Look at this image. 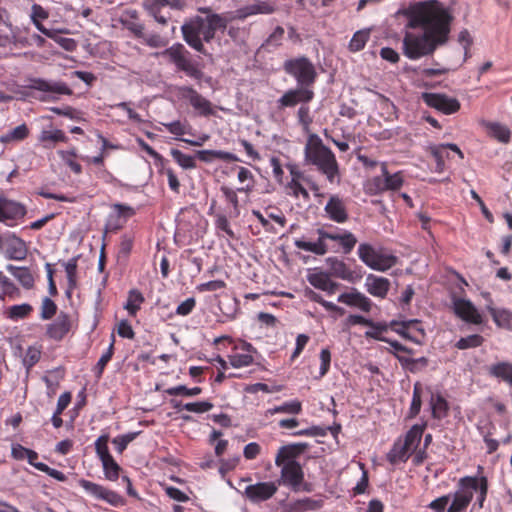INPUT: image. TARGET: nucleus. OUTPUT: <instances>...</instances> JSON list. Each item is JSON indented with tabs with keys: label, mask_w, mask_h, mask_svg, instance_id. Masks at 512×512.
<instances>
[{
	"label": "nucleus",
	"mask_w": 512,
	"mask_h": 512,
	"mask_svg": "<svg viewBox=\"0 0 512 512\" xmlns=\"http://www.w3.org/2000/svg\"><path fill=\"white\" fill-rule=\"evenodd\" d=\"M407 27L422 28V33L406 32L403 54L410 60L432 55L449 40L452 16L437 0L418 2L407 10Z\"/></svg>",
	"instance_id": "1"
},
{
	"label": "nucleus",
	"mask_w": 512,
	"mask_h": 512,
	"mask_svg": "<svg viewBox=\"0 0 512 512\" xmlns=\"http://www.w3.org/2000/svg\"><path fill=\"white\" fill-rule=\"evenodd\" d=\"M488 493V480L481 476H465L459 479L457 489L450 494L440 496L428 504L434 512H466L474 494L476 501L473 508H483Z\"/></svg>",
	"instance_id": "2"
},
{
	"label": "nucleus",
	"mask_w": 512,
	"mask_h": 512,
	"mask_svg": "<svg viewBox=\"0 0 512 512\" xmlns=\"http://www.w3.org/2000/svg\"><path fill=\"white\" fill-rule=\"evenodd\" d=\"M306 445L291 444L280 447L275 457V465L281 467L278 487L284 485L293 492H311L312 484L305 481L304 471L299 462L294 460L301 454Z\"/></svg>",
	"instance_id": "3"
},
{
	"label": "nucleus",
	"mask_w": 512,
	"mask_h": 512,
	"mask_svg": "<svg viewBox=\"0 0 512 512\" xmlns=\"http://www.w3.org/2000/svg\"><path fill=\"white\" fill-rule=\"evenodd\" d=\"M228 20L220 14H210L206 18L196 16L181 27L186 43L197 52L207 55L203 42H211L217 30H225Z\"/></svg>",
	"instance_id": "4"
},
{
	"label": "nucleus",
	"mask_w": 512,
	"mask_h": 512,
	"mask_svg": "<svg viewBox=\"0 0 512 512\" xmlns=\"http://www.w3.org/2000/svg\"><path fill=\"white\" fill-rule=\"evenodd\" d=\"M304 162L306 165L315 166L330 183H334L339 176V164L334 152L325 146L322 139L315 133L307 137L304 146Z\"/></svg>",
	"instance_id": "5"
},
{
	"label": "nucleus",
	"mask_w": 512,
	"mask_h": 512,
	"mask_svg": "<svg viewBox=\"0 0 512 512\" xmlns=\"http://www.w3.org/2000/svg\"><path fill=\"white\" fill-rule=\"evenodd\" d=\"M318 239L315 242L304 239H295L294 245L300 250L311 252L316 255H324L329 251L327 240L337 242L344 254H349L357 244L355 235L347 230L337 229L336 232H329L324 229L317 230Z\"/></svg>",
	"instance_id": "6"
},
{
	"label": "nucleus",
	"mask_w": 512,
	"mask_h": 512,
	"mask_svg": "<svg viewBox=\"0 0 512 512\" xmlns=\"http://www.w3.org/2000/svg\"><path fill=\"white\" fill-rule=\"evenodd\" d=\"M381 175L367 179L363 184V191L369 196H378L387 191H398L404 184V176L401 171L390 174L387 163L381 162Z\"/></svg>",
	"instance_id": "7"
},
{
	"label": "nucleus",
	"mask_w": 512,
	"mask_h": 512,
	"mask_svg": "<svg viewBox=\"0 0 512 512\" xmlns=\"http://www.w3.org/2000/svg\"><path fill=\"white\" fill-rule=\"evenodd\" d=\"M163 54L176 67L177 71H181L186 76L198 81L203 78L204 74L199 63L192 58L191 53L183 44L176 43L167 48Z\"/></svg>",
	"instance_id": "8"
},
{
	"label": "nucleus",
	"mask_w": 512,
	"mask_h": 512,
	"mask_svg": "<svg viewBox=\"0 0 512 512\" xmlns=\"http://www.w3.org/2000/svg\"><path fill=\"white\" fill-rule=\"evenodd\" d=\"M359 259L369 268L375 271L385 272L397 264V257L383 250H376L369 243H361L358 246Z\"/></svg>",
	"instance_id": "9"
},
{
	"label": "nucleus",
	"mask_w": 512,
	"mask_h": 512,
	"mask_svg": "<svg viewBox=\"0 0 512 512\" xmlns=\"http://www.w3.org/2000/svg\"><path fill=\"white\" fill-rule=\"evenodd\" d=\"M283 69L296 80L297 85L313 88L317 79V72L313 63L307 57L302 56L286 60Z\"/></svg>",
	"instance_id": "10"
},
{
	"label": "nucleus",
	"mask_w": 512,
	"mask_h": 512,
	"mask_svg": "<svg viewBox=\"0 0 512 512\" xmlns=\"http://www.w3.org/2000/svg\"><path fill=\"white\" fill-rule=\"evenodd\" d=\"M29 88L45 93L40 97L41 101H55L60 95H71L72 90L62 81H48L42 78L29 80Z\"/></svg>",
	"instance_id": "11"
},
{
	"label": "nucleus",
	"mask_w": 512,
	"mask_h": 512,
	"mask_svg": "<svg viewBox=\"0 0 512 512\" xmlns=\"http://www.w3.org/2000/svg\"><path fill=\"white\" fill-rule=\"evenodd\" d=\"M171 91L179 99L189 100L192 107L203 116H210L213 114L211 102L200 95L195 89L188 86H175Z\"/></svg>",
	"instance_id": "12"
},
{
	"label": "nucleus",
	"mask_w": 512,
	"mask_h": 512,
	"mask_svg": "<svg viewBox=\"0 0 512 512\" xmlns=\"http://www.w3.org/2000/svg\"><path fill=\"white\" fill-rule=\"evenodd\" d=\"M0 251L9 260H24L28 254L25 241L13 233L0 235Z\"/></svg>",
	"instance_id": "13"
},
{
	"label": "nucleus",
	"mask_w": 512,
	"mask_h": 512,
	"mask_svg": "<svg viewBox=\"0 0 512 512\" xmlns=\"http://www.w3.org/2000/svg\"><path fill=\"white\" fill-rule=\"evenodd\" d=\"M78 484L85 490L87 494L94 497L95 499L103 500L111 506L120 507L125 504V500L121 495L105 488L100 484L85 479H80Z\"/></svg>",
	"instance_id": "14"
},
{
	"label": "nucleus",
	"mask_w": 512,
	"mask_h": 512,
	"mask_svg": "<svg viewBox=\"0 0 512 512\" xmlns=\"http://www.w3.org/2000/svg\"><path fill=\"white\" fill-rule=\"evenodd\" d=\"M315 97L313 88L305 86H297L296 88L287 90L278 100V108H292L296 105L309 104Z\"/></svg>",
	"instance_id": "15"
},
{
	"label": "nucleus",
	"mask_w": 512,
	"mask_h": 512,
	"mask_svg": "<svg viewBox=\"0 0 512 512\" xmlns=\"http://www.w3.org/2000/svg\"><path fill=\"white\" fill-rule=\"evenodd\" d=\"M278 491V484L274 481L257 482L245 487L243 495L253 504L270 500Z\"/></svg>",
	"instance_id": "16"
},
{
	"label": "nucleus",
	"mask_w": 512,
	"mask_h": 512,
	"mask_svg": "<svg viewBox=\"0 0 512 512\" xmlns=\"http://www.w3.org/2000/svg\"><path fill=\"white\" fill-rule=\"evenodd\" d=\"M422 99L427 106L434 108L445 115L454 114L458 112L461 107L458 99L449 97L446 94L426 92L422 94Z\"/></svg>",
	"instance_id": "17"
},
{
	"label": "nucleus",
	"mask_w": 512,
	"mask_h": 512,
	"mask_svg": "<svg viewBox=\"0 0 512 512\" xmlns=\"http://www.w3.org/2000/svg\"><path fill=\"white\" fill-rule=\"evenodd\" d=\"M330 274L336 278L355 283L363 277V271L360 266H349L343 260L337 258H328L327 260Z\"/></svg>",
	"instance_id": "18"
},
{
	"label": "nucleus",
	"mask_w": 512,
	"mask_h": 512,
	"mask_svg": "<svg viewBox=\"0 0 512 512\" xmlns=\"http://www.w3.org/2000/svg\"><path fill=\"white\" fill-rule=\"evenodd\" d=\"M324 211L331 221L339 224L345 223L349 219L346 201L337 194L329 197Z\"/></svg>",
	"instance_id": "19"
},
{
	"label": "nucleus",
	"mask_w": 512,
	"mask_h": 512,
	"mask_svg": "<svg viewBox=\"0 0 512 512\" xmlns=\"http://www.w3.org/2000/svg\"><path fill=\"white\" fill-rule=\"evenodd\" d=\"M453 311L463 321L472 324H481L482 317L470 300L456 298L453 300Z\"/></svg>",
	"instance_id": "20"
},
{
	"label": "nucleus",
	"mask_w": 512,
	"mask_h": 512,
	"mask_svg": "<svg viewBox=\"0 0 512 512\" xmlns=\"http://www.w3.org/2000/svg\"><path fill=\"white\" fill-rule=\"evenodd\" d=\"M337 301L349 307L358 308L365 313H369L373 306L371 299L355 288L350 292L340 294Z\"/></svg>",
	"instance_id": "21"
},
{
	"label": "nucleus",
	"mask_w": 512,
	"mask_h": 512,
	"mask_svg": "<svg viewBox=\"0 0 512 512\" xmlns=\"http://www.w3.org/2000/svg\"><path fill=\"white\" fill-rule=\"evenodd\" d=\"M390 280L388 278L368 274L365 279L364 287L366 291L377 298L385 299L390 290Z\"/></svg>",
	"instance_id": "22"
},
{
	"label": "nucleus",
	"mask_w": 512,
	"mask_h": 512,
	"mask_svg": "<svg viewBox=\"0 0 512 512\" xmlns=\"http://www.w3.org/2000/svg\"><path fill=\"white\" fill-rule=\"evenodd\" d=\"M25 214L26 208L19 202L0 198V222L15 221L23 218Z\"/></svg>",
	"instance_id": "23"
},
{
	"label": "nucleus",
	"mask_w": 512,
	"mask_h": 512,
	"mask_svg": "<svg viewBox=\"0 0 512 512\" xmlns=\"http://www.w3.org/2000/svg\"><path fill=\"white\" fill-rule=\"evenodd\" d=\"M308 282L316 289L322 290L332 295L339 288V284L334 282L330 274L324 271H315L307 276Z\"/></svg>",
	"instance_id": "24"
},
{
	"label": "nucleus",
	"mask_w": 512,
	"mask_h": 512,
	"mask_svg": "<svg viewBox=\"0 0 512 512\" xmlns=\"http://www.w3.org/2000/svg\"><path fill=\"white\" fill-rule=\"evenodd\" d=\"M447 149H450L453 152H455L461 160L464 158L463 152L460 150V148L456 144L448 143V144L434 145V146L430 147V153L436 162V172L441 173L445 169L444 159H445V157L449 158V154L446 152Z\"/></svg>",
	"instance_id": "25"
},
{
	"label": "nucleus",
	"mask_w": 512,
	"mask_h": 512,
	"mask_svg": "<svg viewBox=\"0 0 512 512\" xmlns=\"http://www.w3.org/2000/svg\"><path fill=\"white\" fill-rule=\"evenodd\" d=\"M241 349L245 353H234L229 356V363L233 368L247 367L254 362L253 353L257 351L253 345L249 342L242 341Z\"/></svg>",
	"instance_id": "26"
},
{
	"label": "nucleus",
	"mask_w": 512,
	"mask_h": 512,
	"mask_svg": "<svg viewBox=\"0 0 512 512\" xmlns=\"http://www.w3.org/2000/svg\"><path fill=\"white\" fill-rule=\"evenodd\" d=\"M324 505L322 499H314L311 497H304L290 501L286 506V512H310L321 509Z\"/></svg>",
	"instance_id": "27"
},
{
	"label": "nucleus",
	"mask_w": 512,
	"mask_h": 512,
	"mask_svg": "<svg viewBox=\"0 0 512 512\" xmlns=\"http://www.w3.org/2000/svg\"><path fill=\"white\" fill-rule=\"evenodd\" d=\"M70 318L65 313H60L55 321L47 328V334L54 340H61L70 330Z\"/></svg>",
	"instance_id": "28"
},
{
	"label": "nucleus",
	"mask_w": 512,
	"mask_h": 512,
	"mask_svg": "<svg viewBox=\"0 0 512 512\" xmlns=\"http://www.w3.org/2000/svg\"><path fill=\"white\" fill-rule=\"evenodd\" d=\"M431 415L433 419L442 420L449 414L450 406L445 397L437 392L431 395L430 401Z\"/></svg>",
	"instance_id": "29"
},
{
	"label": "nucleus",
	"mask_w": 512,
	"mask_h": 512,
	"mask_svg": "<svg viewBox=\"0 0 512 512\" xmlns=\"http://www.w3.org/2000/svg\"><path fill=\"white\" fill-rule=\"evenodd\" d=\"M196 157L205 163H210L215 159L227 161V162H237L240 159L233 153L222 151V150H199L196 152Z\"/></svg>",
	"instance_id": "30"
},
{
	"label": "nucleus",
	"mask_w": 512,
	"mask_h": 512,
	"mask_svg": "<svg viewBox=\"0 0 512 512\" xmlns=\"http://www.w3.org/2000/svg\"><path fill=\"white\" fill-rule=\"evenodd\" d=\"M487 310L498 327L512 330V311L492 306H488Z\"/></svg>",
	"instance_id": "31"
},
{
	"label": "nucleus",
	"mask_w": 512,
	"mask_h": 512,
	"mask_svg": "<svg viewBox=\"0 0 512 512\" xmlns=\"http://www.w3.org/2000/svg\"><path fill=\"white\" fill-rule=\"evenodd\" d=\"M235 169L238 170V181L240 184H242L241 187L237 188V191L249 195L255 187V177L253 173L248 168L243 166H237Z\"/></svg>",
	"instance_id": "32"
},
{
	"label": "nucleus",
	"mask_w": 512,
	"mask_h": 512,
	"mask_svg": "<svg viewBox=\"0 0 512 512\" xmlns=\"http://www.w3.org/2000/svg\"><path fill=\"white\" fill-rule=\"evenodd\" d=\"M397 360L400 362L403 369L411 372L417 373L428 366L429 360L426 357H420L417 359L405 357L399 354H394Z\"/></svg>",
	"instance_id": "33"
},
{
	"label": "nucleus",
	"mask_w": 512,
	"mask_h": 512,
	"mask_svg": "<svg viewBox=\"0 0 512 512\" xmlns=\"http://www.w3.org/2000/svg\"><path fill=\"white\" fill-rule=\"evenodd\" d=\"M410 456V449L400 440L396 441L387 454V460L390 464L396 465L399 462H406Z\"/></svg>",
	"instance_id": "34"
},
{
	"label": "nucleus",
	"mask_w": 512,
	"mask_h": 512,
	"mask_svg": "<svg viewBox=\"0 0 512 512\" xmlns=\"http://www.w3.org/2000/svg\"><path fill=\"white\" fill-rule=\"evenodd\" d=\"M7 270L20 282V284L30 289L34 285V276L29 268L27 267H16L13 265H7Z\"/></svg>",
	"instance_id": "35"
},
{
	"label": "nucleus",
	"mask_w": 512,
	"mask_h": 512,
	"mask_svg": "<svg viewBox=\"0 0 512 512\" xmlns=\"http://www.w3.org/2000/svg\"><path fill=\"white\" fill-rule=\"evenodd\" d=\"M302 412V403L298 399H294L291 401H287L282 403L281 405L275 406L273 408H269L266 411V415H274V414H290V415H298Z\"/></svg>",
	"instance_id": "36"
},
{
	"label": "nucleus",
	"mask_w": 512,
	"mask_h": 512,
	"mask_svg": "<svg viewBox=\"0 0 512 512\" xmlns=\"http://www.w3.org/2000/svg\"><path fill=\"white\" fill-rule=\"evenodd\" d=\"M370 330H367L364 334L366 339H373L377 341H388V338L384 334L389 330V323L387 322H375L372 320V324L368 325Z\"/></svg>",
	"instance_id": "37"
},
{
	"label": "nucleus",
	"mask_w": 512,
	"mask_h": 512,
	"mask_svg": "<svg viewBox=\"0 0 512 512\" xmlns=\"http://www.w3.org/2000/svg\"><path fill=\"white\" fill-rule=\"evenodd\" d=\"M487 128L491 137L496 139L497 141L507 144L511 139V131L510 129L502 125L500 123L491 122L487 124Z\"/></svg>",
	"instance_id": "38"
},
{
	"label": "nucleus",
	"mask_w": 512,
	"mask_h": 512,
	"mask_svg": "<svg viewBox=\"0 0 512 512\" xmlns=\"http://www.w3.org/2000/svg\"><path fill=\"white\" fill-rule=\"evenodd\" d=\"M426 428V424L422 425H413L408 432L405 435L404 442H402L404 445H406L410 450L412 448H416L422 438L423 432Z\"/></svg>",
	"instance_id": "39"
},
{
	"label": "nucleus",
	"mask_w": 512,
	"mask_h": 512,
	"mask_svg": "<svg viewBox=\"0 0 512 512\" xmlns=\"http://www.w3.org/2000/svg\"><path fill=\"white\" fill-rule=\"evenodd\" d=\"M220 191L224 196L225 201L232 206V215L238 217L240 215V204L237 193V189H233L229 186L222 185Z\"/></svg>",
	"instance_id": "40"
},
{
	"label": "nucleus",
	"mask_w": 512,
	"mask_h": 512,
	"mask_svg": "<svg viewBox=\"0 0 512 512\" xmlns=\"http://www.w3.org/2000/svg\"><path fill=\"white\" fill-rule=\"evenodd\" d=\"M422 406V384L420 382H416L413 386V394L412 401L408 411V418H415L421 410Z\"/></svg>",
	"instance_id": "41"
},
{
	"label": "nucleus",
	"mask_w": 512,
	"mask_h": 512,
	"mask_svg": "<svg viewBox=\"0 0 512 512\" xmlns=\"http://www.w3.org/2000/svg\"><path fill=\"white\" fill-rule=\"evenodd\" d=\"M491 375L502 379L512 385V364L508 362H500L490 368Z\"/></svg>",
	"instance_id": "42"
},
{
	"label": "nucleus",
	"mask_w": 512,
	"mask_h": 512,
	"mask_svg": "<svg viewBox=\"0 0 512 512\" xmlns=\"http://www.w3.org/2000/svg\"><path fill=\"white\" fill-rule=\"evenodd\" d=\"M143 301L144 298L142 294L138 290L132 289L128 293V298L124 304V309L128 311L130 316H135Z\"/></svg>",
	"instance_id": "43"
},
{
	"label": "nucleus",
	"mask_w": 512,
	"mask_h": 512,
	"mask_svg": "<svg viewBox=\"0 0 512 512\" xmlns=\"http://www.w3.org/2000/svg\"><path fill=\"white\" fill-rule=\"evenodd\" d=\"M29 134V129L25 124L19 125L8 131L0 137L2 143H11L24 140Z\"/></svg>",
	"instance_id": "44"
},
{
	"label": "nucleus",
	"mask_w": 512,
	"mask_h": 512,
	"mask_svg": "<svg viewBox=\"0 0 512 512\" xmlns=\"http://www.w3.org/2000/svg\"><path fill=\"white\" fill-rule=\"evenodd\" d=\"M77 262L78 258L73 257L69 259L67 263H65V271L68 281V289L66 294L68 296H70L71 291L77 286Z\"/></svg>",
	"instance_id": "45"
},
{
	"label": "nucleus",
	"mask_w": 512,
	"mask_h": 512,
	"mask_svg": "<svg viewBox=\"0 0 512 512\" xmlns=\"http://www.w3.org/2000/svg\"><path fill=\"white\" fill-rule=\"evenodd\" d=\"M484 342V338L479 334H472L467 337L460 338L456 343L455 347L460 350H465L469 348H477L481 346Z\"/></svg>",
	"instance_id": "46"
},
{
	"label": "nucleus",
	"mask_w": 512,
	"mask_h": 512,
	"mask_svg": "<svg viewBox=\"0 0 512 512\" xmlns=\"http://www.w3.org/2000/svg\"><path fill=\"white\" fill-rule=\"evenodd\" d=\"M418 323H419V320H417V319H411V320H406V321L392 320L391 322H389V329L393 330L394 332H396L397 334H399L400 336H402L406 339H410V336L408 335L407 330L412 325H415Z\"/></svg>",
	"instance_id": "47"
},
{
	"label": "nucleus",
	"mask_w": 512,
	"mask_h": 512,
	"mask_svg": "<svg viewBox=\"0 0 512 512\" xmlns=\"http://www.w3.org/2000/svg\"><path fill=\"white\" fill-rule=\"evenodd\" d=\"M103 471L106 479L110 481H115L119 477V472L121 470L120 466L116 463L113 457H109L108 459L102 460Z\"/></svg>",
	"instance_id": "48"
},
{
	"label": "nucleus",
	"mask_w": 512,
	"mask_h": 512,
	"mask_svg": "<svg viewBox=\"0 0 512 512\" xmlns=\"http://www.w3.org/2000/svg\"><path fill=\"white\" fill-rule=\"evenodd\" d=\"M33 311L30 304L23 303L20 305H13L7 309V315L12 320L23 319Z\"/></svg>",
	"instance_id": "49"
},
{
	"label": "nucleus",
	"mask_w": 512,
	"mask_h": 512,
	"mask_svg": "<svg viewBox=\"0 0 512 512\" xmlns=\"http://www.w3.org/2000/svg\"><path fill=\"white\" fill-rule=\"evenodd\" d=\"M171 155L173 159L177 162L179 166L184 169H194L196 168V162L194 157L184 154L182 151L178 149H172Z\"/></svg>",
	"instance_id": "50"
},
{
	"label": "nucleus",
	"mask_w": 512,
	"mask_h": 512,
	"mask_svg": "<svg viewBox=\"0 0 512 512\" xmlns=\"http://www.w3.org/2000/svg\"><path fill=\"white\" fill-rule=\"evenodd\" d=\"M297 120L303 130L308 131L311 124L313 123V117L308 104L300 105L297 110Z\"/></svg>",
	"instance_id": "51"
},
{
	"label": "nucleus",
	"mask_w": 512,
	"mask_h": 512,
	"mask_svg": "<svg viewBox=\"0 0 512 512\" xmlns=\"http://www.w3.org/2000/svg\"><path fill=\"white\" fill-rule=\"evenodd\" d=\"M39 140L43 143L51 142H65L67 140L66 135L60 129L43 130L40 134Z\"/></svg>",
	"instance_id": "52"
},
{
	"label": "nucleus",
	"mask_w": 512,
	"mask_h": 512,
	"mask_svg": "<svg viewBox=\"0 0 512 512\" xmlns=\"http://www.w3.org/2000/svg\"><path fill=\"white\" fill-rule=\"evenodd\" d=\"M369 39V32L357 31L349 42V49L352 52L362 50Z\"/></svg>",
	"instance_id": "53"
},
{
	"label": "nucleus",
	"mask_w": 512,
	"mask_h": 512,
	"mask_svg": "<svg viewBox=\"0 0 512 512\" xmlns=\"http://www.w3.org/2000/svg\"><path fill=\"white\" fill-rule=\"evenodd\" d=\"M215 227L218 231L224 233L228 238L235 239L236 235L231 228L230 222L226 215L217 214L215 218Z\"/></svg>",
	"instance_id": "54"
},
{
	"label": "nucleus",
	"mask_w": 512,
	"mask_h": 512,
	"mask_svg": "<svg viewBox=\"0 0 512 512\" xmlns=\"http://www.w3.org/2000/svg\"><path fill=\"white\" fill-rule=\"evenodd\" d=\"M0 288L2 290L3 295L9 296L11 298L19 295V289L15 286V284L0 271Z\"/></svg>",
	"instance_id": "55"
},
{
	"label": "nucleus",
	"mask_w": 512,
	"mask_h": 512,
	"mask_svg": "<svg viewBox=\"0 0 512 512\" xmlns=\"http://www.w3.org/2000/svg\"><path fill=\"white\" fill-rule=\"evenodd\" d=\"M108 441H109V436L106 434L101 435L95 441V450H96V453L101 461L108 459L109 457H112V455L109 453Z\"/></svg>",
	"instance_id": "56"
},
{
	"label": "nucleus",
	"mask_w": 512,
	"mask_h": 512,
	"mask_svg": "<svg viewBox=\"0 0 512 512\" xmlns=\"http://www.w3.org/2000/svg\"><path fill=\"white\" fill-rule=\"evenodd\" d=\"M213 404L209 401H199V402H192V403H186L183 406V409L194 412V413H205L210 411L213 408Z\"/></svg>",
	"instance_id": "57"
},
{
	"label": "nucleus",
	"mask_w": 512,
	"mask_h": 512,
	"mask_svg": "<svg viewBox=\"0 0 512 512\" xmlns=\"http://www.w3.org/2000/svg\"><path fill=\"white\" fill-rule=\"evenodd\" d=\"M320 361H321V365H320L319 375L316 377L317 379H321L322 377H324L330 369L331 352L328 348H324L321 350Z\"/></svg>",
	"instance_id": "58"
},
{
	"label": "nucleus",
	"mask_w": 512,
	"mask_h": 512,
	"mask_svg": "<svg viewBox=\"0 0 512 512\" xmlns=\"http://www.w3.org/2000/svg\"><path fill=\"white\" fill-rule=\"evenodd\" d=\"M57 310L56 304L48 297H45L41 305L40 317L44 320L51 319Z\"/></svg>",
	"instance_id": "59"
},
{
	"label": "nucleus",
	"mask_w": 512,
	"mask_h": 512,
	"mask_svg": "<svg viewBox=\"0 0 512 512\" xmlns=\"http://www.w3.org/2000/svg\"><path fill=\"white\" fill-rule=\"evenodd\" d=\"M136 435V433H128L115 437L112 443L115 445L117 452L122 453L127 445L135 439Z\"/></svg>",
	"instance_id": "60"
},
{
	"label": "nucleus",
	"mask_w": 512,
	"mask_h": 512,
	"mask_svg": "<svg viewBox=\"0 0 512 512\" xmlns=\"http://www.w3.org/2000/svg\"><path fill=\"white\" fill-rule=\"evenodd\" d=\"M41 352L35 347H29L23 358V363L27 368L34 366L40 359Z\"/></svg>",
	"instance_id": "61"
},
{
	"label": "nucleus",
	"mask_w": 512,
	"mask_h": 512,
	"mask_svg": "<svg viewBox=\"0 0 512 512\" xmlns=\"http://www.w3.org/2000/svg\"><path fill=\"white\" fill-rule=\"evenodd\" d=\"M196 306V300L194 297L187 298L176 308V314L180 316L189 315Z\"/></svg>",
	"instance_id": "62"
},
{
	"label": "nucleus",
	"mask_w": 512,
	"mask_h": 512,
	"mask_svg": "<svg viewBox=\"0 0 512 512\" xmlns=\"http://www.w3.org/2000/svg\"><path fill=\"white\" fill-rule=\"evenodd\" d=\"M284 38V29L281 26H277L274 31L269 35L266 40L268 46L278 47L281 45Z\"/></svg>",
	"instance_id": "63"
},
{
	"label": "nucleus",
	"mask_w": 512,
	"mask_h": 512,
	"mask_svg": "<svg viewBox=\"0 0 512 512\" xmlns=\"http://www.w3.org/2000/svg\"><path fill=\"white\" fill-rule=\"evenodd\" d=\"M309 336L306 334H299L296 338V346L295 349L291 355V361L293 362L295 359H297L302 351L304 350L305 346L309 342Z\"/></svg>",
	"instance_id": "64"
}]
</instances>
